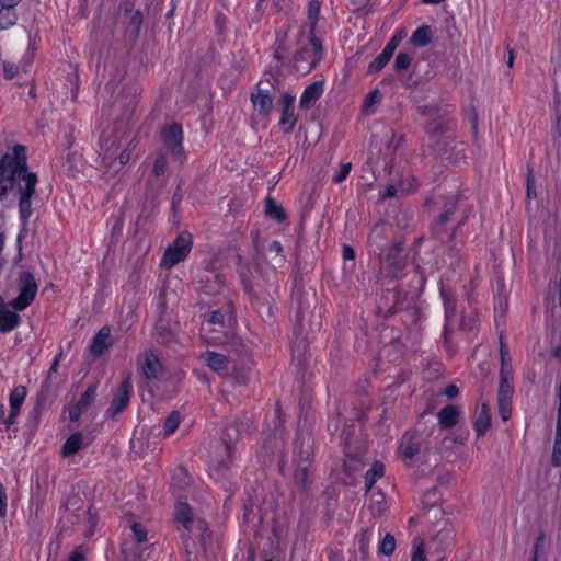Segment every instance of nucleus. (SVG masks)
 Wrapping results in <instances>:
<instances>
[{
    "instance_id": "1",
    "label": "nucleus",
    "mask_w": 561,
    "mask_h": 561,
    "mask_svg": "<svg viewBox=\"0 0 561 561\" xmlns=\"http://www.w3.org/2000/svg\"><path fill=\"white\" fill-rule=\"evenodd\" d=\"M38 176L28 169L25 147L15 145L0 158V202L10 192L18 198L19 220L21 231L18 234V254L13 260L16 265L22 260L21 241L27 231L30 219L33 215V198L36 195Z\"/></svg>"
},
{
    "instance_id": "2",
    "label": "nucleus",
    "mask_w": 561,
    "mask_h": 561,
    "mask_svg": "<svg viewBox=\"0 0 561 561\" xmlns=\"http://www.w3.org/2000/svg\"><path fill=\"white\" fill-rule=\"evenodd\" d=\"M38 284L33 273L25 267H21L16 276L8 284L4 295L9 296L18 291V296L9 301L11 309L23 311L28 308L36 298Z\"/></svg>"
},
{
    "instance_id": "3",
    "label": "nucleus",
    "mask_w": 561,
    "mask_h": 561,
    "mask_svg": "<svg viewBox=\"0 0 561 561\" xmlns=\"http://www.w3.org/2000/svg\"><path fill=\"white\" fill-rule=\"evenodd\" d=\"M233 321V310L231 304L228 302L226 307L210 311L205 314V321L202 324L201 336L207 344H224V336L213 335V330L218 325L220 329H228Z\"/></svg>"
},
{
    "instance_id": "4",
    "label": "nucleus",
    "mask_w": 561,
    "mask_h": 561,
    "mask_svg": "<svg viewBox=\"0 0 561 561\" xmlns=\"http://www.w3.org/2000/svg\"><path fill=\"white\" fill-rule=\"evenodd\" d=\"M193 245V239L191 233L182 232L180 233L172 244H170L161 259V266L165 268H172L180 262L184 261L186 256L190 254Z\"/></svg>"
},
{
    "instance_id": "5",
    "label": "nucleus",
    "mask_w": 561,
    "mask_h": 561,
    "mask_svg": "<svg viewBox=\"0 0 561 561\" xmlns=\"http://www.w3.org/2000/svg\"><path fill=\"white\" fill-rule=\"evenodd\" d=\"M243 426V423L233 421L225 427L221 434V442L225 447L226 457L213 460V467L219 470L227 469L230 466L233 459L234 446L241 437V427Z\"/></svg>"
},
{
    "instance_id": "6",
    "label": "nucleus",
    "mask_w": 561,
    "mask_h": 561,
    "mask_svg": "<svg viewBox=\"0 0 561 561\" xmlns=\"http://www.w3.org/2000/svg\"><path fill=\"white\" fill-rule=\"evenodd\" d=\"M161 139L164 148L171 154L174 161L182 164L186 159L183 147L182 126L175 123L165 126L161 131Z\"/></svg>"
},
{
    "instance_id": "7",
    "label": "nucleus",
    "mask_w": 561,
    "mask_h": 561,
    "mask_svg": "<svg viewBox=\"0 0 561 561\" xmlns=\"http://www.w3.org/2000/svg\"><path fill=\"white\" fill-rule=\"evenodd\" d=\"M314 440L309 433L299 432L294 442V466H312Z\"/></svg>"
},
{
    "instance_id": "8",
    "label": "nucleus",
    "mask_w": 561,
    "mask_h": 561,
    "mask_svg": "<svg viewBox=\"0 0 561 561\" xmlns=\"http://www.w3.org/2000/svg\"><path fill=\"white\" fill-rule=\"evenodd\" d=\"M138 146V140L133 138L126 148L119 153L117 159L113 158L112 154L106 150L102 163L107 173L117 174L134 157L135 150Z\"/></svg>"
},
{
    "instance_id": "9",
    "label": "nucleus",
    "mask_w": 561,
    "mask_h": 561,
    "mask_svg": "<svg viewBox=\"0 0 561 561\" xmlns=\"http://www.w3.org/2000/svg\"><path fill=\"white\" fill-rule=\"evenodd\" d=\"M133 394V383L130 377H126L118 386L113 396L111 407L106 411L108 417H115L122 413L128 405Z\"/></svg>"
},
{
    "instance_id": "10",
    "label": "nucleus",
    "mask_w": 561,
    "mask_h": 561,
    "mask_svg": "<svg viewBox=\"0 0 561 561\" xmlns=\"http://www.w3.org/2000/svg\"><path fill=\"white\" fill-rule=\"evenodd\" d=\"M401 250L402 249L399 245L391 244V247L388 249V253H381V256H379V260L381 261L383 268L387 271V274L393 278H399L405 267V261L399 254Z\"/></svg>"
},
{
    "instance_id": "11",
    "label": "nucleus",
    "mask_w": 561,
    "mask_h": 561,
    "mask_svg": "<svg viewBox=\"0 0 561 561\" xmlns=\"http://www.w3.org/2000/svg\"><path fill=\"white\" fill-rule=\"evenodd\" d=\"M279 103L282 105V113L278 125L285 134H290L297 124L294 106L295 96L285 92L282 94Z\"/></svg>"
},
{
    "instance_id": "12",
    "label": "nucleus",
    "mask_w": 561,
    "mask_h": 561,
    "mask_svg": "<svg viewBox=\"0 0 561 561\" xmlns=\"http://www.w3.org/2000/svg\"><path fill=\"white\" fill-rule=\"evenodd\" d=\"M138 368L141 375L148 380L158 379L162 371V365L153 351H145L137 359Z\"/></svg>"
},
{
    "instance_id": "13",
    "label": "nucleus",
    "mask_w": 561,
    "mask_h": 561,
    "mask_svg": "<svg viewBox=\"0 0 561 561\" xmlns=\"http://www.w3.org/2000/svg\"><path fill=\"white\" fill-rule=\"evenodd\" d=\"M113 344H114V339L112 336V329L110 325H104L93 336V339L89 345V352L92 356L100 357L110 347H112Z\"/></svg>"
},
{
    "instance_id": "14",
    "label": "nucleus",
    "mask_w": 561,
    "mask_h": 561,
    "mask_svg": "<svg viewBox=\"0 0 561 561\" xmlns=\"http://www.w3.org/2000/svg\"><path fill=\"white\" fill-rule=\"evenodd\" d=\"M27 390L25 386H16L9 396L10 413L8 419L4 420V425L9 428L16 421L20 409L26 398Z\"/></svg>"
},
{
    "instance_id": "15",
    "label": "nucleus",
    "mask_w": 561,
    "mask_h": 561,
    "mask_svg": "<svg viewBox=\"0 0 561 561\" xmlns=\"http://www.w3.org/2000/svg\"><path fill=\"white\" fill-rule=\"evenodd\" d=\"M96 389L98 386L95 383L90 385L80 399L69 408L70 421H78L81 414L92 404L96 396Z\"/></svg>"
},
{
    "instance_id": "16",
    "label": "nucleus",
    "mask_w": 561,
    "mask_h": 561,
    "mask_svg": "<svg viewBox=\"0 0 561 561\" xmlns=\"http://www.w3.org/2000/svg\"><path fill=\"white\" fill-rule=\"evenodd\" d=\"M323 94V82L314 81L307 85L300 96L299 106L302 110L311 108Z\"/></svg>"
},
{
    "instance_id": "17",
    "label": "nucleus",
    "mask_w": 561,
    "mask_h": 561,
    "mask_svg": "<svg viewBox=\"0 0 561 561\" xmlns=\"http://www.w3.org/2000/svg\"><path fill=\"white\" fill-rule=\"evenodd\" d=\"M199 358L215 373L227 374L229 369V357L216 352L207 351Z\"/></svg>"
},
{
    "instance_id": "18",
    "label": "nucleus",
    "mask_w": 561,
    "mask_h": 561,
    "mask_svg": "<svg viewBox=\"0 0 561 561\" xmlns=\"http://www.w3.org/2000/svg\"><path fill=\"white\" fill-rule=\"evenodd\" d=\"M399 450L404 460H411L421 450V442L413 433H405L400 440Z\"/></svg>"
},
{
    "instance_id": "19",
    "label": "nucleus",
    "mask_w": 561,
    "mask_h": 561,
    "mask_svg": "<svg viewBox=\"0 0 561 561\" xmlns=\"http://www.w3.org/2000/svg\"><path fill=\"white\" fill-rule=\"evenodd\" d=\"M461 414L458 405L448 404L437 413L438 424L444 430L451 428L458 423Z\"/></svg>"
},
{
    "instance_id": "20",
    "label": "nucleus",
    "mask_w": 561,
    "mask_h": 561,
    "mask_svg": "<svg viewBox=\"0 0 561 561\" xmlns=\"http://www.w3.org/2000/svg\"><path fill=\"white\" fill-rule=\"evenodd\" d=\"M251 102L259 115L267 116L273 108V98L267 90L259 89L251 94Z\"/></svg>"
},
{
    "instance_id": "21",
    "label": "nucleus",
    "mask_w": 561,
    "mask_h": 561,
    "mask_svg": "<svg viewBox=\"0 0 561 561\" xmlns=\"http://www.w3.org/2000/svg\"><path fill=\"white\" fill-rule=\"evenodd\" d=\"M342 439L344 443V453L348 460L344 462L345 470H357L359 466V458L363 455V448H359L357 451L352 453L351 450V437L347 430H344L342 433Z\"/></svg>"
},
{
    "instance_id": "22",
    "label": "nucleus",
    "mask_w": 561,
    "mask_h": 561,
    "mask_svg": "<svg viewBox=\"0 0 561 561\" xmlns=\"http://www.w3.org/2000/svg\"><path fill=\"white\" fill-rule=\"evenodd\" d=\"M11 307L0 309V333H10L19 327L21 318L19 311L10 310Z\"/></svg>"
},
{
    "instance_id": "23",
    "label": "nucleus",
    "mask_w": 561,
    "mask_h": 561,
    "mask_svg": "<svg viewBox=\"0 0 561 561\" xmlns=\"http://www.w3.org/2000/svg\"><path fill=\"white\" fill-rule=\"evenodd\" d=\"M513 373H507L506 370L500 371L497 401L512 402L514 394V387L511 383Z\"/></svg>"
},
{
    "instance_id": "24",
    "label": "nucleus",
    "mask_w": 561,
    "mask_h": 561,
    "mask_svg": "<svg viewBox=\"0 0 561 561\" xmlns=\"http://www.w3.org/2000/svg\"><path fill=\"white\" fill-rule=\"evenodd\" d=\"M439 293L444 304L445 319L447 325L450 322V320L456 316L457 298L454 291L450 288L445 287L444 285L440 286Z\"/></svg>"
},
{
    "instance_id": "25",
    "label": "nucleus",
    "mask_w": 561,
    "mask_h": 561,
    "mask_svg": "<svg viewBox=\"0 0 561 561\" xmlns=\"http://www.w3.org/2000/svg\"><path fill=\"white\" fill-rule=\"evenodd\" d=\"M369 245L371 247V251L378 256H381V253L385 252V250L389 249L391 245L386 242V236H385V227L383 226H376L370 236H369Z\"/></svg>"
},
{
    "instance_id": "26",
    "label": "nucleus",
    "mask_w": 561,
    "mask_h": 561,
    "mask_svg": "<svg viewBox=\"0 0 561 561\" xmlns=\"http://www.w3.org/2000/svg\"><path fill=\"white\" fill-rule=\"evenodd\" d=\"M491 425V416L489 411V405L486 403H482L480 411L474 420L473 430L478 437L483 436Z\"/></svg>"
},
{
    "instance_id": "27",
    "label": "nucleus",
    "mask_w": 561,
    "mask_h": 561,
    "mask_svg": "<svg viewBox=\"0 0 561 561\" xmlns=\"http://www.w3.org/2000/svg\"><path fill=\"white\" fill-rule=\"evenodd\" d=\"M83 444V435L79 432L72 433L61 447V455L64 457H71L76 455Z\"/></svg>"
},
{
    "instance_id": "28",
    "label": "nucleus",
    "mask_w": 561,
    "mask_h": 561,
    "mask_svg": "<svg viewBox=\"0 0 561 561\" xmlns=\"http://www.w3.org/2000/svg\"><path fill=\"white\" fill-rule=\"evenodd\" d=\"M373 537L371 529H363L355 536L354 547L358 550L360 559L365 560L369 554V543Z\"/></svg>"
},
{
    "instance_id": "29",
    "label": "nucleus",
    "mask_w": 561,
    "mask_h": 561,
    "mask_svg": "<svg viewBox=\"0 0 561 561\" xmlns=\"http://www.w3.org/2000/svg\"><path fill=\"white\" fill-rule=\"evenodd\" d=\"M432 37L433 32L431 26L422 25L412 33L410 43L415 47H425L431 43Z\"/></svg>"
},
{
    "instance_id": "30",
    "label": "nucleus",
    "mask_w": 561,
    "mask_h": 561,
    "mask_svg": "<svg viewBox=\"0 0 561 561\" xmlns=\"http://www.w3.org/2000/svg\"><path fill=\"white\" fill-rule=\"evenodd\" d=\"M265 213L268 217L275 219L277 222H283L287 218L284 208L278 205L272 197L266 198Z\"/></svg>"
},
{
    "instance_id": "31",
    "label": "nucleus",
    "mask_w": 561,
    "mask_h": 561,
    "mask_svg": "<svg viewBox=\"0 0 561 561\" xmlns=\"http://www.w3.org/2000/svg\"><path fill=\"white\" fill-rule=\"evenodd\" d=\"M175 520L183 525L186 530H190L192 524V510L187 503H179L175 510Z\"/></svg>"
},
{
    "instance_id": "32",
    "label": "nucleus",
    "mask_w": 561,
    "mask_h": 561,
    "mask_svg": "<svg viewBox=\"0 0 561 561\" xmlns=\"http://www.w3.org/2000/svg\"><path fill=\"white\" fill-rule=\"evenodd\" d=\"M293 479L295 483L302 490H306L310 484V471L312 466H295Z\"/></svg>"
},
{
    "instance_id": "33",
    "label": "nucleus",
    "mask_w": 561,
    "mask_h": 561,
    "mask_svg": "<svg viewBox=\"0 0 561 561\" xmlns=\"http://www.w3.org/2000/svg\"><path fill=\"white\" fill-rule=\"evenodd\" d=\"M267 251L270 254L274 255L272 257V267L274 270L282 267L285 264L286 259L285 255L283 254V247L279 241H272L268 244Z\"/></svg>"
},
{
    "instance_id": "34",
    "label": "nucleus",
    "mask_w": 561,
    "mask_h": 561,
    "mask_svg": "<svg viewBox=\"0 0 561 561\" xmlns=\"http://www.w3.org/2000/svg\"><path fill=\"white\" fill-rule=\"evenodd\" d=\"M385 473V466L380 461H375L371 468L365 474V484L367 491L373 488L376 481Z\"/></svg>"
},
{
    "instance_id": "35",
    "label": "nucleus",
    "mask_w": 561,
    "mask_h": 561,
    "mask_svg": "<svg viewBox=\"0 0 561 561\" xmlns=\"http://www.w3.org/2000/svg\"><path fill=\"white\" fill-rule=\"evenodd\" d=\"M18 21V14L12 8L0 9V31H5L12 27Z\"/></svg>"
},
{
    "instance_id": "36",
    "label": "nucleus",
    "mask_w": 561,
    "mask_h": 561,
    "mask_svg": "<svg viewBox=\"0 0 561 561\" xmlns=\"http://www.w3.org/2000/svg\"><path fill=\"white\" fill-rule=\"evenodd\" d=\"M392 56L393 55H391V53L383 48L382 51L369 64L368 72L376 73L382 70L390 61Z\"/></svg>"
},
{
    "instance_id": "37",
    "label": "nucleus",
    "mask_w": 561,
    "mask_h": 561,
    "mask_svg": "<svg viewBox=\"0 0 561 561\" xmlns=\"http://www.w3.org/2000/svg\"><path fill=\"white\" fill-rule=\"evenodd\" d=\"M181 422V414L178 411H172L163 423V436L169 437L179 427Z\"/></svg>"
},
{
    "instance_id": "38",
    "label": "nucleus",
    "mask_w": 561,
    "mask_h": 561,
    "mask_svg": "<svg viewBox=\"0 0 561 561\" xmlns=\"http://www.w3.org/2000/svg\"><path fill=\"white\" fill-rule=\"evenodd\" d=\"M551 462L554 467L561 466V427H556Z\"/></svg>"
},
{
    "instance_id": "39",
    "label": "nucleus",
    "mask_w": 561,
    "mask_h": 561,
    "mask_svg": "<svg viewBox=\"0 0 561 561\" xmlns=\"http://www.w3.org/2000/svg\"><path fill=\"white\" fill-rule=\"evenodd\" d=\"M26 66H27V62H25L24 65H22L20 67V66H16V65L8 61V60H4L2 62L3 76L7 80H12L18 76L20 69L26 71Z\"/></svg>"
},
{
    "instance_id": "40",
    "label": "nucleus",
    "mask_w": 561,
    "mask_h": 561,
    "mask_svg": "<svg viewBox=\"0 0 561 561\" xmlns=\"http://www.w3.org/2000/svg\"><path fill=\"white\" fill-rule=\"evenodd\" d=\"M396 549V539L391 534H386L382 540L379 542V552L385 556H390Z\"/></svg>"
},
{
    "instance_id": "41",
    "label": "nucleus",
    "mask_w": 561,
    "mask_h": 561,
    "mask_svg": "<svg viewBox=\"0 0 561 561\" xmlns=\"http://www.w3.org/2000/svg\"><path fill=\"white\" fill-rule=\"evenodd\" d=\"M411 561H425L424 541L421 538L413 539Z\"/></svg>"
},
{
    "instance_id": "42",
    "label": "nucleus",
    "mask_w": 561,
    "mask_h": 561,
    "mask_svg": "<svg viewBox=\"0 0 561 561\" xmlns=\"http://www.w3.org/2000/svg\"><path fill=\"white\" fill-rule=\"evenodd\" d=\"M131 536L136 543L141 545L147 541V529L140 523H134L130 526Z\"/></svg>"
},
{
    "instance_id": "43",
    "label": "nucleus",
    "mask_w": 561,
    "mask_h": 561,
    "mask_svg": "<svg viewBox=\"0 0 561 561\" xmlns=\"http://www.w3.org/2000/svg\"><path fill=\"white\" fill-rule=\"evenodd\" d=\"M500 359H501L500 371L506 370L507 373H512L510 351H508V347L505 345V343L502 340H501V345H500Z\"/></svg>"
},
{
    "instance_id": "44",
    "label": "nucleus",
    "mask_w": 561,
    "mask_h": 561,
    "mask_svg": "<svg viewBox=\"0 0 561 561\" xmlns=\"http://www.w3.org/2000/svg\"><path fill=\"white\" fill-rule=\"evenodd\" d=\"M320 14L319 0H310L308 4V19L310 21V28L314 30Z\"/></svg>"
},
{
    "instance_id": "45",
    "label": "nucleus",
    "mask_w": 561,
    "mask_h": 561,
    "mask_svg": "<svg viewBox=\"0 0 561 561\" xmlns=\"http://www.w3.org/2000/svg\"><path fill=\"white\" fill-rule=\"evenodd\" d=\"M410 64L411 56L408 55L407 53L400 51L394 59L393 67L397 71H402L408 69Z\"/></svg>"
},
{
    "instance_id": "46",
    "label": "nucleus",
    "mask_w": 561,
    "mask_h": 561,
    "mask_svg": "<svg viewBox=\"0 0 561 561\" xmlns=\"http://www.w3.org/2000/svg\"><path fill=\"white\" fill-rule=\"evenodd\" d=\"M167 170V159L163 153L158 154V157L154 160L152 172L154 175L160 176L164 174Z\"/></svg>"
},
{
    "instance_id": "47",
    "label": "nucleus",
    "mask_w": 561,
    "mask_h": 561,
    "mask_svg": "<svg viewBox=\"0 0 561 561\" xmlns=\"http://www.w3.org/2000/svg\"><path fill=\"white\" fill-rule=\"evenodd\" d=\"M352 163H342L340 170L333 175V182L336 184L342 183L350 174Z\"/></svg>"
},
{
    "instance_id": "48",
    "label": "nucleus",
    "mask_w": 561,
    "mask_h": 561,
    "mask_svg": "<svg viewBox=\"0 0 561 561\" xmlns=\"http://www.w3.org/2000/svg\"><path fill=\"white\" fill-rule=\"evenodd\" d=\"M274 53L273 56L275 59H277L279 62L284 60L283 51H284V37L280 36L279 33H276V39L274 43Z\"/></svg>"
},
{
    "instance_id": "49",
    "label": "nucleus",
    "mask_w": 561,
    "mask_h": 561,
    "mask_svg": "<svg viewBox=\"0 0 561 561\" xmlns=\"http://www.w3.org/2000/svg\"><path fill=\"white\" fill-rule=\"evenodd\" d=\"M478 322V314L472 313L468 317H462L460 321V328L462 330L472 331Z\"/></svg>"
},
{
    "instance_id": "50",
    "label": "nucleus",
    "mask_w": 561,
    "mask_h": 561,
    "mask_svg": "<svg viewBox=\"0 0 561 561\" xmlns=\"http://www.w3.org/2000/svg\"><path fill=\"white\" fill-rule=\"evenodd\" d=\"M381 99V93L379 90H374L367 94L364 101V110L367 112L369 107L374 106Z\"/></svg>"
},
{
    "instance_id": "51",
    "label": "nucleus",
    "mask_w": 561,
    "mask_h": 561,
    "mask_svg": "<svg viewBox=\"0 0 561 561\" xmlns=\"http://www.w3.org/2000/svg\"><path fill=\"white\" fill-rule=\"evenodd\" d=\"M142 22H144L142 13L139 10H136L130 18V25L135 28L136 36H138V34L140 32Z\"/></svg>"
},
{
    "instance_id": "52",
    "label": "nucleus",
    "mask_w": 561,
    "mask_h": 561,
    "mask_svg": "<svg viewBox=\"0 0 561 561\" xmlns=\"http://www.w3.org/2000/svg\"><path fill=\"white\" fill-rule=\"evenodd\" d=\"M545 539H546L545 534L542 531H540L536 538V541L534 545V551H533V556H531L530 560L538 561L539 551L543 546Z\"/></svg>"
},
{
    "instance_id": "53",
    "label": "nucleus",
    "mask_w": 561,
    "mask_h": 561,
    "mask_svg": "<svg viewBox=\"0 0 561 561\" xmlns=\"http://www.w3.org/2000/svg\"><path fill=\"white\" fill-rule=\"evenodd\" d=\"M499 405V414L503 421H507L511 417V411H512V402H500L497 401Z\"/></svg>"
},
{
    "instance_id": "54",
    "label": "nucleus",
    "mask_w": 561,
    "mask_h": 561,
    "mask_svg": "<svg viewBox=\"0 0 561 561\" xmlns=\"http://www.w3.org/2000/svg\"><path fill=\"white\" fill-rule=\"evenodd\" d=\"M8 496L4 486L0 482V518L7 515Z\"/></svg>"
},
{
    "instance_id": "55",
    "label": "nucleus",
    "mask_w": 561,
    "mask_h": 561,
    "mask_svg": "<svg viewBox=\"0 0 561 561\" xmlns=\"http://www.w3.org/2000/svg\"><path fill=\"white\" fill-rule=\"evenodd\" d=\"M401 39H402V35L396 34L390 38V41L386 44V46L383 48L386 50H388L389 53H391V55H393L399 43L401 42Z\"/></svg>"
},
{
    "instance_id": "56",
    "label": "nucleus",
    "mask_w": 561,
    "mask_h": 561,
    "mask_svg": "<svg viewBox=\"0 0 561 561\" xmlns=\"http://www.w3.org/2000/svg\"><path fill=\"white\" fill-rule=\"evenodd\" d=\"M454 211H455V207L447 208L442 215H439L436 226L446 225L450 220Z\"/></svg>"
},
{
    "instance_id": "57",
    "label": "nucleus",
    "mask_w": 561,
    "mask_h": 561,
    "mask_svg": "<svg viewBox=\"0 0 561 561\" xmlns=\"http://www.w3.org/2000/svg\"><path fill=\"white\" fill-rule=\"evenodd\" d=\"M465 296L469 304H472L474 301V289L476 284L474 280H471L469 285H466L465 287Z\"/></svg>"
},
{
    "instance_id": "58",
    "label": "nucleus",
    "mask_w": 561,
    "mask_h": 561,
    "mask_svg": "<svg viewBox=\"0 0 561 561\" xmlns=\"http://www.w3.org/2000/svg\"><path fill=\"white\" fill-rule=\"evenodd\" d=\"M310 33H311V38H310L311 45H312L314 51L320 56L323 50L322 44H321L320 39L314 36V30L310 28Z\"/></svg>"
},
{
    "instance_id": "59",
    "label": "nucleus",
    "mask_w": 561,
    "mask_h": 561,
    "mask_svg": "<svg viewBox=\"0 0 561 561\" xmlns=\"http://www.w3.org/2000/svg\"><path fill=\"white\" fill-rule=\"evenodd\" d=\"M181 202H182V191H181V187L178 186L176 191L173 194L172 203H171L172 209L174 211L178 210V207L180 206Z\"/></svg>"
},
{
    "instance_id": "60",
    "label": "nucleus",
    "mask_w": 561,
    "mask_h": 561,
    "mask_svg": "<svg viewBox=\"0 0 561 561\" xmlns=\"http://www.w3.org/2000/svg\"><path fill=\"white\" fill-rule=\"evenodd\" d=\"M447 398L454 399L459 394V388L456 385H448L444 392Z\"/></svg>"
},
{
    "instance_id": "61",
    "label": "nucleus",
    "mask_w": 561,
    "mask_h": 561,
    "mask_svg": "<svg viewBox=\"0 0 561 561\" xmlns=\"http://www.w3.org/2000/svg\"><path fill=\"white\" fill-rule=\"evenodd\" d=\"M85 557L80 547L76 548L69 556L68 561H84Z\"/></svg>"
},
{
    "instance_id": "62",
    "label": "nucleus",
    "mask_w": 561,
    "mask_h": 561,
    "mask_svg": "<svg viewBox=\"0 0 561 561\" xmlns=\"http://www.w3.org/2000/svg\"><path fill=\"white\" fill-rule=\"evenodd\" d=\"M527 196L529 198L536 197L535 181L531 174H529L527 178Z\"/></svg>"
},
{
    "instance_id": "63",
    "label": "nucleus",
    "mask_w": 561,
    "mask_h": 561,
    "mask_svg": "<svg viewBox=\"0 0 561 561\" xmlns=\"http://www.w3.org/2000/svg\"><path fill=\"white\" fill-rule=\"evenodd\" d=\"M342 256L344 260H354L355 251L351 245L345 244L342 249Z\"/></svg>"
},
{
    "instance_id": "64",
    "label": "nucleus",
    "mask_w": 561,
    "mask_h": 561,
    "mask_svg": "<svg viewBox=\"0 0 561 561\" xmlns=\"http://www.w3.org/2000/svg\"><path fill=\"white\" fill-rule=\"evenodd\" d=\"M61 357H62V352H59L55 356V358H54V360H53V363H51V365L49 367V370H48L49 376H51L54 373L57 371Z\"/></svg>"
}]
</instances>
